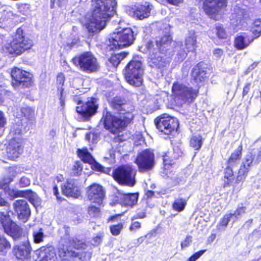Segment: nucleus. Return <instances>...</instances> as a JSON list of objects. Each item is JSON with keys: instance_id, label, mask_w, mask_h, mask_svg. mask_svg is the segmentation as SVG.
Returning <instances> with one entry per match:
<instances>
[{"instance_id": "37998d69", "label": "nucleus", "mask_w": 261, "mask_h": 261, "mask_svg": "<svg viewBox=\"0 0 261 261\" xmlns=\"http://www.w3.org/2000/svg\"><path fill=\"white\" fill-rule=\"evenodd\" d=\"M251 32L254 35V38H257L261 35V20L256 19L254 21Z\"/></svg>"}, {"instance_id": "864d4df0", "label": "nucleus", "mask_w": 261, "mask_h": 261, "mask_svg": "<svg viewBox=\"0 0 261 261\" xmlns=\"http://www.w3.org/2000/svg\"><path fill=\"white\" fill-rule=\"evenodd\" d=\"M231 166L228 165L225 169L224 173V177L225 178L230 179L233 176V172L231 168Z\"/></svg>"}, {"instance_id": "69168bd1", "label": "nucleus", "mask_w": 261, "mask_h": 261, "mask_svg": "<svg viewBox=\"0 0 261 261\" xmlns=\"http://www.w3.org/2000/svg\"><path fill=\"white\" fill-rule=\"evenodd\" d=\"M5 206L7 210L10 208L9 203L4 198L0 196V206Z\"/></svg>"}, {"instance_id": "9d476101", "label": "nucleus", "mask_w": 261, "mask_h": 261, "mask_svg": "<svg viewBox=\"0 0 261 261\" xmlns=\"http://www.w3.org/2000/svg\"><path fill=\"white\" fill-rule=\"evenodd\" d=\"M12 85L15 89L29 88L33 83L31 74L17 67L13 68L11 72Z\"/></svg>"}, {"instance_id": "052dcab7", "label": "nucleus", "mask_w": 261, "mask_h": 261, "mask_svg": "<svg viewBox=\"0 0 261 261\" xmlns=\"http://www.w3.org/2000/svg\"><path fill=\"white\" fill-rule=\"evenodd\" d=\"M141 227V224L139 222L135 221V220L132 221V224L129 227V230L130 231H134Z\"/></svg>"}, {"instance_id": "79ce46f5", "label": "nucleus", "mask_w": 261, "mask_h": 261, "mask_svg": "<svg viewBox=\"0 0 261 261\" xmlns=\"http://www.w3.org/2000/svg\"><path fill=\"white\" fill-rule=\"evenodd\" d=\"M34 241L35 243H39L43 241L44 235L41 228H38L34 230L33 232Z\"/></svg>"}, {"instance_id": "473e14b6", "label": "nucleus", "mask_w": 261, "mask_h": 261, "mask_svg": "<svg viewBox=\"0 0 261 261\" xmlns=\"http://www.w3.org/2000/svg\"><path fill=\"white\" fill-rule=\"evenodd\" d=\"M211 32L213 34H215L219 39H225L227 38V33L222 24H216L215 27L212 29Z\"/></svg>"}, {"instance_id": "0eeeda50", "label": "nucleus", "mask_w": 261, "mask_h": 261, "mask_svg": "<svg viewBox=\"0 0 261 261\" xmlns=\"http://www.w3.org/2000/svg\"><path fill=\"white\" fill-rule=\"evenodd\" d=\"M73 63L79 67L80 70L85 73H91L97 72L100 65L95 56L90 51H86L74 57L72 60Z\"/></svg>"}, {"instance_id": "7ed1b4c3", "label": "nucleus", "mask_w": 261, "mask_h": 261, "mask_svg": "<svg viewBox=\"0 0 261 261\" xmlns=\"http://www.w3.org/2000/svg\"><path fill=\"white\" fill-rule=\"evenodd\" d=\"M92 19L86 25L89 33H97L103 29L107 22L116 13V0H94Z\"/></svg>"}, {"instance_id": "c03bdc74", "label": "nucleus", "mask_w": 261, "mask_h": 261, "mask_svg": "<svg viewBox=\"0 0 261 261\" xmlns=\"http://www.w3.org/2000/svg\"><path fill=\"white\" fill-rule=\"evenodd\" d=\"M186 200L182 198H178L176 199L173 203V208L177 211H182L186 204Z\"/></svg>"}, {"instance_id": "f257e3e1", "label": "nucleus", "mask_w": 261, "mask_h": 261, "mask_svg": "<svg viewBox=\"0 0 261 261\" xmlns=\"http://www.w3.org/2000/svg\"><path fill=\"white\" fill-rule=\"evenodd\" d=\"M165 31L163 37H159L154 44L152 41H148L145 47L147 50L152 54L148 58V64L152 68L159 69L161 72L165 70L169 65L171 61L170 56H172L170 51V44L171 38L169 35V27L167 24L164 25Z\"/></svg>"}, {"instance_id": "aec40b11", "label": "nucleus", "mask_w": 261, "mask_h": 261, "mask_svg": "<svg viewBox=\"0 0 261 261\" xmlns=\"http://www.w3.org/2000/svg\"><path fill=\"white\" fill-rule=\"evenodd\" d=\"M87 195L88 199L92 202L100 203L105 196V192L101 186L94 184L89 187Z\"/></svg>"}, {"instance_id": "338daca9", "label": "nucleus", "mask_w": 261, "mask_h": 261, "mask_svg": "<svg viewBox=\"0 0 261 261\" xmlns=\"http://www.w3.org/2000/svg\"><path fill=\"white\" fill-rule=\"evenodd\" d=\"M258 62H254L251 65H250L245 71V74H248L251 71H252L255 68L257 67Z\"/></svg>"}, {"instance_id": "20e7f679", "label": "nucleus", "mask_w": 261, "mask_h": 261, "mask_svg": "<svg viewBox=\"0 0 261 261\" xmlns=\"http://www.w3.org/2000/svg\"><path fill=\"white\" fill-rule=\"evenodd\" d=\"M137 34L131 28H125L110 35L107 44L110 50L129 46L134 43Z\"/></svg>"}, {"instance_id": "e2e57ef3", "label": "nucleus", "mask_w": 261, "mask_h": 261, "mask_svg": "<svg viewBox=\"0 0 261 261\" xmlns=\"http://www.w3.org/2000/svg\"><path fill=\"white\" fill-rule=\"evenodd\" d=\"M245 213V208L244 207H241L238 208L233 214H232V216H234L236 218H238V216L241 215Z\"/></svg>"}, {"instance_id": "6e6d98bb", "label": "nucleus", "mask_w": 261, "mask_h": 261, "mask_svg": "<svg viewBox=\"0 0 261 261\" xmlns=\"http://www.w3.org/2000/svg\"><path fill=\"white\" fill-rule=\"evenodd\" d=\"M213 55L216 59H220L224 56V51L220 48H216L213 51Z\"/></svg>"}, {"instance_id": "c9c22d12", "label": "nucleus", "mask_w": 261, "mask_h": 261, "mask_svg": "<svg viewBox=\"0 0 261 261\" xmlns=\"http://www.w3.org/2000/svg\"><path fill=\"white\" fill-rule=\"evenodd\" d=\"M10 243L4 237H0V255L5 256L8 251L10 249Z\"/></svg>"}, {"instance_id": "774afa93", "label": "nucleus", "mask_w": 261, "mask_h": 261, "mask_svg": "<svg viewBox=\"0 0 261 261\" xmlns=\"http://www.w3.org/2000/svg\"><path fill=\"white\" fill-rule=\"evenodd\" d=\"M251 83H247L246 84V85L245 86V87H244V89H243V96H245L247 95V94H248V92L249 91L250 89V87H251Z\"/></svg>"}, {"instance_id": "4d7b16f0", "label": "nucleus", "mask_w": 261, "mask_h": 261, "mask_svg": "<svg viewBox=\"0 0 261 261\" xmlns=\"http://www.w3.org/2000/svg\"><path fill=\"white\" fill-rule=\"evenodd\" d=\"M56 0H50V8H53L54 7V4ZM67 2V0H57V4L60 7H62L66 5Z\"/></svg>"}, {"instance_id": "423d86ee", "label": "nucleus", "mask_w": 261, "mask_h": 261, "mask_svg": "<svg viewBox=\"0 0 261 261\" xmlns=\"http://www.w3.org/2000/svg\"><path fill=\"white\" fill-rule=\"evenodd\" d=\"M143 73L142 62L137 60L130 61L123 70L127 82L135 87H139L142 85Z\"/></svg>"}, {"instance_id": "72a5a7b5", "label": "nucleus", "mask_w": 261, "mask_h": 261, "mask_svg": "<svg viewBox=\"0 0 261 261\" xmlns=\"http://www.w3.org/2000/svg\"><path fill=\"white\" fill-rule=\"evenodd\" d=\"M196 37L194 34H192L186 39L184 46L187 49V51H193L196 47Z\"/></svg>"}, {"instance_id": "f03ea898", "label": "nucleus", "mask_w": 261, "mask_h": 261, "mask_svg": "<svg viewBox=\"0 0 261 261\" xmlns=\"http://www.w3.org/2000/svg\"><path fill=\"white\" fill-rule=\"evenodd\" d=\"M111 99L110 103L114 110L120 113L125 112L119 116H113L109 112H107L102 118L105 127L112 133L117 134L120 132L134 119V114L130 112L133 107L124 99Z\"/></svg>"}, {"instance_id": "603ef678", "label": "nucleus", "mask_w": 261, "mask_h": 261, "mask_svg": "<svg viewBox=\"0 0 261 261\" xmlns=\"http://www.w3.org/2000/svg\"><path fill=\"white\" fill-rule=\"evenodd\" d=\"M88 212L90 215L96 216L100 212L99 208L94 205L90 206L88 208Z\"/></svg>"}, {"instance_id": "7c9ffc66", "label": "nucleus", "mask_w": 261, "mask_h": 261, "mask_svg": "<svg viewBox=\"0 0 261 261\" xmlns=\"http://www.w3.org/2000/svg\"><path fill=\"white\" fill-rule=\"evenodd\" d=\"M247 16L246 11L240 7L236 6L234 8L233 13L232 14L233 19L236 20L237 24L241 23L243 18Z\"/></svg>"}, {"instance_id": "6ab92c4d", "label": "nucleus", "mask_w": 261, "mask_h": 261, "mask_svg": "<svg viewBox=\"0 0 261 261\" xmlns=\"http://www.w3.org/2000/svg\"><path fill=\"white\" fill-rule=\"evenodd\" d=\"M13 206L18 218L25 222L31 215V210L27 202L23 199L17 200L14 202Z\"/></svg>"}, {"instance_id": "4468645a", "label": "nucleus", "mask_w": 261, "mask_h": 261, "mask_svg": "<svg viewBox=\"0 0 261 261\" xmlns=\"http://www.w3.org/2000/svg\"><path fill=\"white\" fill-rule=\"evenodd\" d=\"M226 7V0H204L203 9L211 18L217 19V15Z\"/></svg>"}, {"instance_id": "4be33fe9", "label": "nucleus", "mask_w": 261, "mask_h": 261, "mask_svg": "<svg viewBox=\"0 0 261 261\" xmlns=\"http://www.w3.org/2000/svg\"><path fill=\"white\" fill-rule=\"evenodd\" d=\"M31 247L28 241L16 245L13 248V252L15 256L20 259H28L30 257Z\"/></svg>"}, {"instance_id": "f8f14e48", "label": "nucleus", "mask_w": 261, "mask_h": 261, "mask_svg": "<svg viewBox=\"0 0 261 261\" xmlns=\"http://www.w3.org/2000/svg\"><path fill=\"white\" fill-rule=\"evenodd\" d=\"M135 163L140 172H147L154 166V153L148 149L144 150L138 154Z\"/></svg>"}, {"instance_id": "a211bd4d", "label": "nucleus", "mask_w": 261, "mask_h": 261, "mask_svg": "<svg viewBox=\"0 0 261 261\" xmlns=\"http://www.w3.org/2000/svg\"><path fill=\"white\" fill-rule=\"evenodd\" d=\"M7 154L8 158L14 160L23 152L22 141L20 138H13L7 147Z\"/></svg>"}, {"instance_id": "5fc2aeb1", "label": "nucleus", "mask_w": 261, "mask_h": 261, "mask_svg": "<svg viewBox=\"0 0 261 261\" xmlns=\"http://www.w3.org/2000/svg\"><path fill=\"white\" fill-rule=\"evenodd\" d=\"M30 179L27 176L22 177L19 180V185L21 187H25L30 185Z\"/></svg>"}, {"instance_id": "e433bc0d", "label": "nucleus", "mask_w": 261, "mask_h": 261, "mask_svg": "<svg viewBox=\"0 0 261 261\" xmlns=\"http://www.w3.org/2000/svg\"><path fill=\"white\" fill-rule=\"evenodd\" d=\"M242 146H240L237 150L233 152L228 160V165L233 166L240 159L242 154Z\"/></svg>"}, {"instance_id": "de8ad7c7", "label": "nucleus", "mask_w": 261, "mask_h": 261, "mask_svg": "<svg viewBox=\"0 0 261 261\" xmlns=\"http://www.w3.org/2000/svg\"><path fill=\"white\" fill-rule=\"evenodd\" d=\"M122 228L123 224L122 223H119L111 226L110 230L113 235L118 236Z\"/></svg>"}, {"instance_id": "3c124183", "label": "nucleus", "mask_w": 261, "mask_h": 261, "mask_svg": "<svg viewBox=\"0 0 261 261\" xmlns=\"http://www.w3.org/2000/svg\"><path fill=\"white\" fill-rule=\"evenodd\" d=\"M98 137V136L97 133H90L86 134V139L88 141H91L92 143H94L97 141Z\"/></svg>"}, {"instance_id": "a18cd8bd", "label": "nucleus", "mask_w": 261, "mask_h": 261, "mask_svg": "<svg viewBox=\"0 0 261 261\" xmlns=\"http://www.w3.org/2000/svg\"><path fill=\"white\" fill-rule=\"evenodd\" d=\"M185 102L184 99H169L167 107L169 108L175 109L182 105Z\"/></svg>"}, {"instance_id": "8fccbe9b", "label": "nucleus", "mask_w": 261, "mask_h": 261, "mask_svg": "<svg viewBox=\"0 0 261 261\" xmlns=\"http://www.w3.org/2000/svg\"><path fill=\"white\" fill-rule=\"evenodd\" d=\"M232 214L225 215L222 219L220 223V226L226 227L227 225L228 222L230 221V219L232 218Z\"/></svg>"}, {"instance_id": "dca6fc26", "label": "nucleus", "mask_w": 261, "mask_h": 261, "mask_svg": "<svg viewBox=\"0 0 261 261\" xmlns=\"http://www.w3.org/2000/svg\"><path fill=\"white\" fill-rule=\"evenodd\" d=\"M96 99H91L90 100L83 101L79 100L77 102L76 107V111L79 114L83 115L85 119H88L91 116L94 115L98 108V105L96 104Z\"/></svg>"}, {"instance_id": "a878e982", "label": "nucleus", "mask_w": 261, "mask_h": 261, "mask_svg": "<svg viewBox=\"0 0 261 261\" xmlns=\"http://www.w3.org/2000/svg\"><path fill=\"white\" fill-rule=\"evenodd\" d=\"M151 8L152 5L146 2L144 5H138L133 11L134 16L140 20L147 18L150 14Z\"/></svg>"}, {"instance_id": "b1692460", "label": "nucleus", "mask_w": 261, "mask_h": 261, "mask_svg": "<svg viewBox=\"0 0 261 261\" xmlns=\"http://www.w3.org/2000/svg\"><path fill=\"white\" fill-rule=\"evenodd\" d=\"M38 258L39 261H58L54 248L42 246L39 250Z\"/></svg>"}, {"instance_id": "2eb2a0df", "label": "nucleus", "mask_w": 261, "mask_h": 261, "mask_svg": "<svg viewBox=\"0 0 261 261\" xmlns=\"http://www.w3.org/2000/svg\"><path fill=\"white\" fill-rule=\"evenodd\" d=\"M172 92L174 96L178 98H196L198 96V90L176 82L172 85Z\"/></svg>"}, {"instance_id": "13d9d810", "label": "nucleus", "mask_w": 261, "mask_h": 261, "mask_svg": "<svg viewBox=\"0 0 261 261\" xmlns=\"http://www.w3.org/2000/svg\"><path fill=\"white\" fill-rule=\"evenodd\" d=\"M192 242V237L190 236H187L185 240L181 242V247L182 249L187 247L189 246L190 244Z\"/></svg>"}, {"instance_id": "f704fd0d", "label": "nucleus", "mask_w": 261, "mask_h": 261, "mask_svg": "<svg viewBox=\"0 0 261 261\" xmlns=\"http://www.w3.org/2000/svg\"><path fill=\"white\" fill-rule=\"evenodd\" d=\"M10 208L8 210L7 208H6L4 212H0V223L4 229L5 228H6L11 222H12L10 218Z\"/></svg>"}, {"instance_id": "1a4fd4ad", "label": "nucleus", "mask_w": 261, "mask_h": 261, "mask_svg": "<svg viewBox=\"0 0 261 261\" xmlns=\"http://www.w3.org/2000/svg\"><path fill=\"white\" fill-rule=\"evenodd\" d=\"M136 171L132 166L126 165L118 167L113 172L114 178L120 184L133 187L136 183Z\"/></svg>"}, {"instance_id": "412c9836", "label": "nucleus", "mask_w": 261, "mask_h": 261, "mask_svg": "<svg viewBox=\"0 0 261 261\" xmlns=\"http://www.w3.org/2000/svg\"><path fill=\"white\" fill-rule=\"evenodd\" d=\"M8 194L13 198L28 196L30 199V202L34 205H38L41 201L38 195L35 193L31 191H24L16 189H10Z\"/></svg>"}, {"instance_id": "bb28decb", "label": "nucleus", "mask_w": 261, "mask_h": 261, "mask_svg": "<svg viewBox=\"0 0 261 261\" xmlns=\"http://www.w3.org/2000/svg\"><path fill=\"white\" fill-rule=\"evenodd\" d=\"M16 118H20L24 117L27 120L33 123L35 121V111L30 107H21L17 109L15 113Z\"/></svg>"}, {"instance_id": "4c0bfd02", "label": "nucleus", "mask_w": 261, "mask_h": 261, "mask_svg": "<svg viewBox=\"0 0 261 261\" xmlns=\"http://www.w3.org/2000/svg\"><path fill=\"white\" fill-rule=\"evenodd\" d=\"M79 155L82 160L85 163H88L91 164L94 162V159L87 149L79 150Z\"/></svg>"}, {"instance_id": "393cba45", "label": "nucleus", "mask_w": 261, "mask_h": 261, "mask_svg": "<svg viewBox=\"0 0 261 261\" xmlns=\"http://www.w3.org/2000/svg\"><path fill=\"white\" fill-rule=\"evenodd\" d=\"M62 190L63 194L67 196L77 198L81 195L79 188L73 179L67 180L62 187Z\"/></svg>"}, {"instance_id": "58836bf2", "label": "nucleus", "mask_w": 261, "mask_h": 261, "mask_svg": "<svg viewBox=\"0 0 261 261\" xmlns=\"http://www.w3.org/2000/svg\"><path fill=\"white\" fill-rule=\"evenodd\" d=\"M64 82L65 76L64 74L62 73L58 74L57 76V84L58 92L60 95V98H63L64 96V88H63V86H64Z\"/></svg>"}, {"instance_id": "5701e85b", "label": "nucleus", "mask_w": 261, "mask_h": 261, "mask_svg": "<svg viewBox=\"0 0 261 261\" xmlns=\"http://www.w3.org/2000/svg\"><path fill=\"white\" fill-rule=\"evenodd\" d=\"M254 37L247 33H243L236 37L234 41V47L239 50H243L247 47L253 41Z\"/></svg>"}, {"instance_id": "ddd939ff", "label": "nucleus", "mask_w": 261, "mask_h": 261, "mask_svg": "<svg viewBox=\"0 0 261 261\" xmlns=\"http://www.w3.org/2000/svg\"><path fill=\"white\" fill-rule=\"evenodd\" d=\"M156 128L165 134L169 135L178 126L177 120L169 116L164 115L154 120Z\"/></svg>"}, {"instance_id": "a19ab883", "label": "nucleus", "mask_w": 261, "mask_h": 261, "mask_svg": "<svg viewBox=\"0 0 261 261\" xmlns=\"http://www.w3.org/2000/svg\"><path fill=\"white\" fill-rule=\"evenodd\" d=\"M202 144V137L200 135L193 136L190 140V146L195 150H199Z\"/></svg>"}, {"instance_id": "09e8293b", "label": "nucleus", "mask_w": 261, "mask_h": 261, "mask_svg": "<svg viewBox=\"0 0 261 261\" xmlns=\"http://www.w3.org/2000/svg\"><path fill=\"white\" fill-rule=\"evenodd\" d=\"M83 167L80 162H75L72 167L73 173L74 175H79L82 171Z\"/></svg>"}, {"instance_id": "2f4dec72", "label": "nucleus", "mask_w": 261, "mask_h": 261, "mask_svg": "<svg viewBox=\"0 0 261 261\" xmlns=\"http://www.w3.org/2000/svg\"><path fill=\"white\" fill-rule=\"evenodd\" d=\"M122 202L126 205L132 206L136 204L138 200V195L135 193L125 194L122 195Z\"/></svg>"}, {"instance_id": "0e129e2a", "label": "nucleus", "mask_w": 261, "mask_h": 261, "mask_svg": "<svg viewBox=\"0 0 261 261\" xmlns=\"http://www.w3.org/2000/svg\"><path fill=\"white\" fill-rule=\"evenodd\" d=\"M6 123V119L4 113L0 111V129L4 127Z\"/></svg>"}, {"instance_id": "f3484780", "label": "nucleus", "mask_w": 261, "mask_h": 261, "mask_svg": "<svg viewBox=\"0 0 261 261\" xmlns=\"http://www.w3.org/2000/svg\"><path fill=\"white\" fill-rule=\"evenodd\" d=\"M207 65L203 62L198 63L192 71L191 76L197 83L204 82L208 77Z\"/></svg>"}, {"instance_id": "39448f33", "label": "nucleus", "mask_w": 261, "mask_h": 261, "mask_svg": "<svg viewBox=\"0 0 261 261\" xmlns=\"http://www.w3.org/2000/svg\"><path fill=\"white\" fill-rule=\"evenodd\" d=\"M33 40L27 37L21 28L17 29L12 36V40L6 46L7 51L11 55H19L32 48Z\"/></svg>"}, {"instance_id": "c85d7f7f", "label": "nucleus", "mask_w": 261, "mask_h": 261, "mask_svg": "<svg viewBox=\"0 0 261 261\" xmlns=\"http://www.w3.org/2000/svg\"><path fill=\"white\" fill-rule=\"evenodd\" d=\"M173 45H174L173 51L176 53V55L175 60L178 62L182 61L187 55L184 45L181 42H177L174 43Z\"/></svg>"}, {"instance_id": "cd10ccee", "label": "nucleus", "mask_w": 261, "mask_h": 261, "mask_svg": "<svg viewBox=\"0 0 261 261\" xmlns=\"http://www.w3.org/2000/svg\"><path fill=\"white\" fill-rule=\"evenodd\" d=\"M4 231L15 240L19 239L22 236L21 228L13 221L5 228Z\"/></svg>"}, {"instance_id": "ea45409f", "label": "nucleus", "mask_w": 261, "mask_h": 261, "mask_svg": "<svg viewBox=\"0 0 261 261\" xmlns=\"http://www.w3.org/2000/svg\"><path fill=\"white\" fill-rule=\"evenodd\" d=\"M24 128L25 127L23 126L22 122L18 121L11 126L10 134L12 135H20Z\"/></svg>"}, {"instance_id": "bf43d9fd", "label": "nucleus", "mask_w": 261, "mask_h": 261, "mask_svg": "<svg viewBox=\"0 0 261 261\" xmlns=\"http://www.w3.org/2000/svg\"><path fill=\"white\" fill-rule=\"evenodd\" d=\"M7 36V34H4L0 32V47L6 44L8 38Z\"/></svg>"}, {"instance_id": "49530a36", "label": "nucleus", "mask_w": 261, "mask_h": 261, "mask_svg": "<svg viewBox=\"0 0 261 261\" xmlns=\"http://www.w3.org/2000/svg\"><path fill=\"white\" fill-rule=\"evenodd\" d=\"M13 24L12 19L6 18V16L0 18V28L8 31L9 28Z\"/></svg>"}, {"instance_id": "680f3d73", "label": "nucleus", "mask_w": 261, "mask_h": 261, "mask_svg": "<svg viewBox=\"0 0 261 261\" xmlns=\"http://www.w3.org/2000/svg\"><path fill=\"white\" fill-rule=\"evenodd\" d=\"M92 165V167L94 170L99 171H103L104 167L102 166L99 163L96 162L94 160V162L92 164H91Z\"/></svg>"}, {"instance_id": "6e6552de", "label": "nucleus", "mask_w": 261, "mask_h": 261, "mask_svg": "<svg viewBox=\"0 0 261 261\" xmlns=\"http://www.w3.org/2000/svg\"><path fill=\"white\" fill-rule=\"evenodd\" d=\"M256 144L258 147L253 148L245 158L243 165L239 170L237 177L238 181L244 178V176L247 173L253 164H258L261 162V140L257 141Z\"/></svg>"}, {"instance_id": "9b49d317", "label": "nucleus", "mask_w": 261, "mask_h": 261, "mask_svg": "<svg viewBox=\"0 0 261 261\" xmlns=\"http://www.w3.org/2000/svg\"><path fill=\"white\" fill-rule=\"evenodd\" d=\"M85 244L82 243L80 240H70L67 245H63L59 249V255L61 258L64 260H71L72 259H81L79 252L73 250L71 247L79 249L83 248Z\"/></svg>"}, {"instance_id": "c756f323", "label": "nucleus", "mask_w": 261, "mask_h": 261, "mask_svg": "<svg viewBox=\"0 0 261 261\" xmlns=\"http://www.w3.org/2000/svg\"><path fill=\"white\" fill-rule=\"evenodd\" d=\"M128 54V53L126 51L115 53L111 56L109 59V61L114 67H117L121 61L124 59Z\"/></svg>"}]
</instances>
